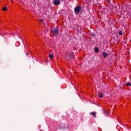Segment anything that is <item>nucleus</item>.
<instances>
[{
  "label": "nucleus",
  "instance_id": "f03ea898",
  "mask_svg": "<svg viewBox=\"0 0 131 131\" xmlns=\"http://www.w3.org/2000/svg\"><path fill=\"white\" fill-rule=\"evenodd\" d=\"M52 32L53 34H54V35L56 36V35H58V34H59V29L58 28L52 30Z\"/></svg>",
  "mask_w": 131,
  "mask_h": 131
},
{
  "label": "nucleus",
  "instance_id": "4468645a",
  "mask_svg": "<svg viewBox=\"0 0 131 131\" xmlns=\"http://www.w3.org/2000/svg\"><path fill=\"white\" fill-rule=\"evenodd\" d=\"M94 35H96L94 34Z\"/></svg>",
  "mask_w": 131,
  "mask_h": 131
},
{
  "label": "nucleus",
  "instance_id": "1a4fd4ad",
  "mask_svg": "<svg viewBox=\"0 0 131 131\" xmlns=\"http://www.w3.org/2000/svg\"><path fill=\"white\" fill-rule=\"evenodd\" d=\"M126 85H127V86H131V83L130 82H128L126 84Z\"/></svg>",
  "mask_w": 131,
  "mask_h": 131
},
{
  "label": "nucleus",
  "instance_id": "9b49d317",
  "mask_svg": "<svg viewBox=\"0 0 131 131\" xmlns=\"http://www.w3.org/2000/svg\"><path fill=\"white\" fill-rule=\"evenodd\" d=\"M3 11H7V7H5L4 8H3Z\"/></svg>",
  "mask_w": 131,
  "mask_h": 131
},
{
  "label": "nucleus",
  "instance_id": "ddd939ff",
  "mask_svg": "<svg viewBox=\"0 0 131 131\" xmlns=\"http://www.w3.org/2000/svg\"><path fill=\"white\" fill-rule=\"evenodd\" d=\"M108 4H110V0H107Z\"/></svg>",
  "mask_w": 131,
  "mask_h": 131
},
{
  "label": "nucleus",
  "instance_id": "39448f33",
  "mask_svg": "<svg viewBox=\"0 0 131 131\" xmlns=\"http://www.w3.org/2000/svg\"><path fill=\"white\" fill-rule=\"evenodd\" d=\"M102 56H103L104 58L105 59L106 58V57H107V56H108V53H106V52H103L102 53Z\"/></svg>",
  "mask_w": 131,
  "mask_h": 131
},
{
  "label": "nucleus",
  "instance_id": "423d86ee",
  "mask_svg": "<svg viewBox=\"0 0 131 131\" xmlns=\"http://www.w3.org/2000/svg\"><path fill=\"white\" fill-rule=\"evenodd\" d=\"M90 115H92L94 117H96V113L94 112L90 113Z\"/></svg>",
  "mask_w": 131,
  "mask_h": 131
},
{
  "label": "nucleus",
  "instance_id": "7ed1b4c3",
  "mask_svg": "<svg viewBox=\"0 0 131 131\" xmlns=\"http://www.w3.org/2000/svg\"><path fill=\"white\" fill-rule=\"evenodd\" d=\"M66 57L67 58H69L70 59H73L74 58V56H73V53L71 52V53H68L66 55Z\"/></svg>",
  "mask_w": 131,
  "mask_h": 131
},
{
  "label": "nucleus",
  "instance_id": "f8f14e48",
  "mask_svg": "<svg viewBox=\"0 0 131 131\" xmlns=\"http://www.w3.org/2000/svg\"><path fill=\"white\" fill-rule=\"evenodd\" d=\"M99 98H103V94L102 93H101L100 95H99Z\"/></svg>",
  "mask_w": 131,
  "mask_h": 131
},
{
  "label": "nucleus",
  "instance_id": "f257e3e1",
  "mask_svg": "<svg viewBox=\"0 0 131 131\" xmlns=\"http://www.w3.org/2000/svg\"><path fill=\"white\" fill-rule=\"evenodd\" d=\"M81 11V7L80 6H77L74 9V12L75 14H79V12Z\"/></svg>",
  "mask_w": 131,
  "mask_h": 131
},
{
  "label": "nucleus",
  "instance_id": "6e6552de",
  "mask_svg": "<svg viewBox=\"0 0 131 131\" xmlns=\"http://www.w3.org/2000/svg\"><path fill=\"white\" fill-rule=\"evenodd\" d=\"M49 57L50 58V59H53V58H54V55L50 54L49 55Z\"/></svg>",
  "mask_w": 131,
  "mask_h": 131
},
{
  "label": "nucleus",
  "instance_id": "0eeeda50",
  "mask_svg": "<svg viewBox=\"0 0 131 131\" xmlns=\"http://www.w3.org/2000/svg\"><path fill=\"white\" fill-rule=\"evenodd\" d=\"M94 51L95 53H99V48L97 47L95 48Z\"/></svg>",
  "mask_w": 131,
  "mask_h": 131
},
{
  "label": "nucleus",
  "instance_id": "20e7f679",
  "mask_svg": "<svg viewBox=\"0 0 131 131\" xmlns=\"http://www.w3.org/2000/svg\"><path fill=\"white\" fill-rule=\"evenodd\" d=\"M60 3L61 2H60L59 0H54L53 1V4L54 6H59Z\"/></svg>",
  "mask_w": 131,
  "mask_h": 131
},
{
  "label": "nucleus",
  "instance_id": "9d476101",
  "mask_svg": "<svg viewBox=\"0 0 131 131\" xmlns=\"http://www.w3.org/2000/svg\"><path fill=\"white\" fill-rule=\"evenodd\" d=\"M119 35H122V34H123V33H122V31H120L119 32Z\"/></svg>",
  "mask_w": 131,
  "mask_h": 131
}]
</instances>
